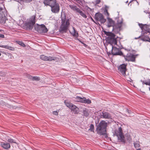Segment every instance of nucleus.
<instances>
[{
	"label": "nucleus",
	"instance_id": "nucleus-1",
	"mask_svg": "<svg viewBox=\"0 0 150 150\" xmlns=\"http://www.w3.org/2000/svg\"><path fill=\"white\" fill-rule=\"evenodd\" d=\"M106 34L108 36L107 38V41L110 43V46L111 48V50L109 51V52L110 53H111L113 55H123V54L121 51L116 47L113 46V45L117 44L115 35L111 32H107Z\"/></svg>",
	"mask_w": 150,
	"mask_h": 150
},
{
	"label": "nucleus",
	"instance_id": "nucleus-2",
	"mask_svg": "<svg viewBox=\"0 0 150 150\" xmlns=\"http://www.w3.org/2000/svg\"><path fill=\"white\" fill-rule=\"evenodd\" d=\"M108 25L109 27H113V31L115 33H118L121 29V27L122 23V18H119L116 24H114V22L111 19L108 18Z\"/></svg>",
	"mask_w": 150,
	"mask_h": 150
},
{
	"label": "nucleus",
	"instance_id": "nucleus-3",
	"mask_svg": "<svg viewBox=\"0 0 150 150\" xmlns=\"http://www.w3.org/2000/svg\"><path fill=\"white\" fill-rule=\"evenodd\" d=\"M108 123L105 121L102 120L97 126L96 130L97 133L99 134L104 133L106 131V128Z\"/></svg>",
	"mask_w": 150,
	"mask_h": 150
},
{
	"label": "nucleus",
	"instance_id": "nucleus-4",
	"mask_svg": "<svg viewBox=\"0 0 150 150\" xmlns=\"http://www.w3.org/2000/svg\"><path fill=\"white\" fill-rule=\"evenodd\" d=\"M35 29L40 33H45L48 31V30L45 26L43 24L39 25L38 24L35 25Z\"/></svg>",
	"mask_w": 150,
	"mask_h": 150
},
{
	"label": "nucleus",
	"instance_id": "nucleus-5",
	"mask_svg": "<svg viewBox=\"0 0 150 150\" xmlns=\"http://www.w3.org/2000/svg\"><path fill=\"white\" fill-rule=\"evenodd\" d=\"M114 135H115L118 138L119 140L121 142H124V137L122 133V130L121 127H119L118 129H117L114 132Z\"/></svg>",
	"mask_w": 150,
	"mask_h": 150
},
{
	"label": "nucleus",
	"instance_id": "nucleus-6",
	"mask_svg": "<svg viewBox=\"0 0 150 150\" xmlns=\"http://www.w3.org/2000/svg\"><path fill=\"white\" fill-rule=\"evenodd\" d=\"M5 9L0 7V23L3 24L6 21V18Z\"/></svg>",
	"mask_w": 150,
	"mask_h": 150
},
{
	"label": "nucleus",
	"instance_id": "nucleus-7",
	"mask_svg": "<svg viewBox=\"0 0 150 150\" xmlns=\"http://www.w3.org/2000/svg\"><path fill=\"white\" fill-rule=\"evenodd\" d=\"M35 16L33 15L29 19L27 24V26L29 30H31L35 22Z\"/></svg>",
	"mask_w": 150,
	"mask_h": 150
},
{
	"label": "nucleus",
	"instance_id": "nucleus-8",
	"mask_svg": "<svg viewBox=\"0 0 150 150\" xmlns=\"http://www.w3.org/2000/svg\"><path fill=\"white\" fill-rule=\"evenodd\" d=\"M70 25L69 21L67 19L66 21L62 20V24L61 26L60 29L61 31L65 32L67 30Z\"/></svg>",
	"mask_w": 150,
	"mask_h": 150
},
{
	"label": "nucleus",
	"instance_id": "nucleus-9",
	"mask_svg": "<svg viewBox=\"0 0 150 150\" xmlns=\"http://www.w3.org/2000/svg\"><path fill=\"white\" fill-rule=\"evenodd\" d=\"M51 8V10L52 12L54 13H58L60 10L59 5L58 3L55 1L50 6Z\"/></svg>",
	"mask_w": 150,
	"mask_h": 150
},
{
	"label": "nucleus",
	"instance_id": "nucleus-10",
	"mask_svg": "<svg viewBox=\"0 0 150 150\" xmlns=\"http://www.w3.org/2000/svg\"><path fill=\"white\" fill-rule=\"evenodd\" d=\"M123 55L126 61L132 62L135 61L136 56L132 54L128 53L126 55Z\"/></svg>",
	"mask_w": 150,
	"mask_h": 150
},
{
	"label": "nucleus",
	"instance_id": "nucleus-11",
	"mask_svg": "<svg viewBox=\"0 0 150 150\" xmlns=\"http://www.w3.org/2000/svg\"><path fill=\"white\" fill-rule=\"evenodd\" d=\"M95 19L98 21H99L102 23H104L106 21L103 16V15L100 13H96L95 16Z\"/></svg>",
	"mask_w": 150,
	"mask_h": 150
},
{
	"label": "nucleus",
	"instance_id": "nucleus-12",
	"mask_svg": "<svg viewBox=\"0 0 150 150\" xmlns=\"http://www.w3.org/2000/svg\"><path fill=\"white\" fill-rule=\"evenodd\" d=\"M40 58L42 60L48 61H51L52 60L55 61L57 59L56 57L50 56L47 57L44 55H40Z\"/></svg>",
	"mask_w": 150,
	"mask_h": 150
},
{
	"label": "nucleus",
	"instance_id": "nucleus-13",
	"mask_svg": "<svg viewBox=\"0 0 150 150\" xmlns=\"http://www.w3.org/2000/svg\"><path fill=\"white\" fill-rule=\"evenodd\" d=\"M126 65L123 64L121 65L118 68V70L119 72L124 76L126 75Z\"/></svg>",
	"mask_w": 150,
	"mask_h": 150
},
{
	"label": "nucleus",
	"instance_id": "nucleus-14",
	"mask_svg": "<svg viewBox=\"0 0 150 150\" xmlns=\"http://www.w3.org/2000/svg\"><path fill=\"white\" fill-rule=\"evenodd\" d=\"M100 116L101 118L105 119H111V118L110 114L105 111L102 112Z\"/></svg>",
	"mask_w": 150,
	"mask_h": 150
},
{
	"label": "nucleus",
	"instance_id": "nucleus-15",
	"mask_svg": "<svg viewBox=\"0 0 150 150\" xmlns=\"http://www.w3.org/2000/svg\"><path fill=\"white\" fill-rule=\"evenodd\" d=\"M56 0H43V3L45 6H50Z\"/></svg>",
	"mask_w": 150,
	"mask_h": 150
},
{
	"label": "nucleus",
	"instance_id": "nucleus-16",
	"mask_svg": "<svg viewBox=\"0 0 150 150\" xmlns=\"http://www.w3.org/2000/svg\"><path fill=\"white\" fill-rule=\"evenodd\" d=\"M1 146L5 149H8L10 148V145L8 143L1 142Z\"/></svg>",
	"mask_w": 150,
	"mask_h": 150
},
{
	"label": "nucleus",
	"instance_id": "nucleus-17",
	"mask_svg": "<svg viewBox=\"0 0 150 150\" xmlns=\"http://www.w3.org/2000/svg\"><path fill=\"white\" fill-rule=\"evenodd\" d=\"M71 111L74 112L75 114L77 113L78 111V108L75 105L72 104L70 108Z\"/></svg>",
	"mask_w": 150,
	"mask_h": 150
},
{
	"label": "nucleus",
	"instance_id": "nucleus-18",
	"mask_svg": "<svg viewBox=\"0 0 150 150\" xmlns=\"http://www.w3.org/2000/svg\"><path fill=\"white\" fill-rule=\"evenodd\" d=\"M141 39L143 41H147L150 42V38L147 36H144L142 37Z\"/></svg>",
	"mask_w": 150,
	"mask_h": 150
},
{
	"label": "nucleus",
	"instance_id": "nucleus-19",
	"mask_svg": "<svg viewBox=\"0 0 150 150\" xmlns=\"http://www.w3.org/2000/svg\"><path fill=\"white\" fill-rule=\"evenodd\" d=\"M83 98L80 97L79 96H76L74 100L75 101L81 103H82Z\"/></svg>",
	"mask_w": 150,
	"mask_h": 150
},
{
	"label": "nucleus",
	"instance_id": "nucleus-20",
	"mask_svg": "<svg viewBox=\"0 0 150 150\" xmlns=\"http://www.w3.org/2000/svg\"><path fill=\"white\" fill-rule=\"evenodd\" d=\"M72 28L73 31L71 33V34L73 36L77 37L78 36V33L76 31L75 28L74 27H72Z\"/></svg>",
	"mask_w": 150,
	"mask_h": 150
},
{
	"label": "nucleus",
	"instance_id": "nucleus-21",
	"mask_svg": "<svg viewBox=\"0 0 150 150\" xmlns=\"http://www.w3.org/2000/svg\"><path fill=\"white\" fill-rule=\"evenodd\" d=\"M78 12L79 13V14L82 16L83 17L86 18L87 17L86 16V14L82 11H81L80 9H78Z\"/></svg>",
	"mask_w": 150,
	"mask_h": 150
},
{
	"label": "nucleus",
	"instance_id": "nucleus-22",
	"mask_svg": "<svg viewBox=\"0 0 150 150\" xmlns=\"http://www.w3.org/2000/svg\"><path fill=\"white\" fill-rule=\"evenodd\" d=\"M134 145L135 148L137 150H141V149L139 148L140 145L139 144V142H137L134 143Z\"/></svg>",
	"mask_w": 150,
	"mask_h": 150
},
{
	"label": "nucleus",
	"instance_id": "nucleus-23",
	"mask_svg": "<svg viewBox=\"0 0 150 150\" xmlns=\"http://www.w3.org/2000/svg\"><path fill=\"white\" fill-rule=\"evenodd\" d=\"M86 98L83 97V102L82 103L87 104H90L91 103V101L89 99H86Z\"/></svg>",
	"mask_w": 150,
	"mask_h": 150
},
{
	"label": "nucleus",
	"instance_id": "nucleus-24",
	"mask_svg": "<svg viewBox=\"0 0 150 150\" xmlns=\"http://www.w3.org/2000/svg\"><path fill=\"white\" fill-rule=\"evenodd\" d=\"M83 112L84 115L86 117H87L89 115V112L87 110H84Z\"/></svg>",
	"mask_w": 150,
	"mask_h": 150
},
{
	"label": "nucleus",
	"instance_id": "nucleus-25",
	"mask_svg": "<svg viewBox=\"0 0 150 150\" xmlns=\"http://www.w3.org/2000/svg\"><path fill=\"white\" fill-rule=\"evenodd\" d=\"M69 7L70 8L73 9V10H76L77 12H78V9H79L78 8H77L76 6H73V5H70Z\"/></svg>",
	"mask_w": 150,
	"mask_h": 150
},
{
	"label": "nucleus",
	"instance_id": "nucleus-26",
	"mask_svg": "<svg viewBox=\"0 0 150 150\" xmlns=\"http://www.w3.org/2000/svg\"><path fill=\"white\" fill-rule=\"evenodd\" d=\"M40 80V79L39 77L37 76H33L32 81H39Z\"/></svg>",
	"mask_w": 150,
	"mask_h": 150
},
{
	"label": "nucleus",
	"instance_id": "nucleus-27",
	"mask_svg": "<svg viewBox=\"0 0 150 150\" xmlns=\"http://www.w3.org/2000/svg\"><path fill=\"white\" fill-rule=\"evenodd\" d=\"M65 103L67 107L70 108L73 104L69 102H66L65 101Z\"/></svg>",
	"mask_w": 150,
	"mask_h": 150
},
{
	"label": "nucleus",
	"instance_id": "nucleus-28",
	"mask_svg": "<svg viewBox=\"0 0 150 150\" xmlns=\"http://www.w3.org/2000/svg\"><path fill=\"white\" fill-rule=\"evenodd\" d=\"M139 25L140 27L142 29L144 30V29L145 27H147V25H143L142 24H139Z\"/></svg>",
	"mask_w": 150,
	"mask_h": 150
},
{
	"label": "nucleus",
	"instance_id": "nucleus-29",
	"mask_svg": "<svg viewBox=\"0 0 150 150\" xmlns=\"http://www.w3.org/2000/svg\"><path fill=\"white\" fill-rule=\"evenodd\" d=\"M7 142H9L11 143H14L16 144V143L15 141V140L13 139H8L7 140Z\"/></svg>",
	"mask_w": 150,
	"mask_h": 150
},
{
	"label": "nucleus",
	"instance_id": "nucleus-30",
	"mask_svg": "<svg viewBox=\"0 0 150 150\" xmlns=\"http://www.w3.org/2000/svg\"><path fill=\"white\" fill-rule=\"evenodd\" d=\"M144 30L148 33H150V28H149V26L148 25H147V27H145L144 29Z\"/></svg>",
	"mask_w": 150,
	"mask_h": 150
},
{
	"label": "nucleus",
	"instance_id": "nucleus-31",
	"mask_svg": "<svg viewBox=\"0 0 150 150\" xmlns=\"http://www.w3.org/2000/svg\"><path fill=\"white\" fill-rule=\"evenodd\" d=\"M18 43L19 45H20L23 47H25V45L22 42L18 41Z\"/></svg>",
	"mask_w": 150,
	"mask_h": 150
},
{
	"label": "nucleus",
	"instance_id": "nucleus-32",
	"mask_svg": "<svg viewBox=\"0 0 150 150\" xmlns=\"http://www.w3.org/2000/svg\"><path fill=\"white\" fill-rule=\"evenodd\" d=\"M8 50H10L13 51L15 50V48L14 47L9 46H8Z\"/></svg>",
	"mask_w": 150,
	"mask_h": 150
},
{
	"label": "nucleus",
	"instance_id": "nucleus-33",
	"mask_svg": "<svg viewBox=\"0 0 150 150\" xmlns=\"http://www.w3.org/2000/svg\"><path fill=\"white\" fill-rule=\"evenodd\" d=\"M107 6L105 7V9L104 11V13L105 15H107L108 16L109 15V13L108 12V10L107 9Z\"/></svg>",
	"mask_w": 150,
	"mask_h": 150
},
{
	"label": "nucleus",
	"instance_id": "nucleus-34",
	"mask_svg": "<svg viewBox=\"0 0 150 150\" xmlns=\"http://www.w3.org/2000/svg\"><path fill=\"white\" fill-rule=\"evenodd\" d=\"M105 133L106 132L104 133L100 134L101 135H103V137L106 138L108 137V136L107 134H106Z\"/></svg>",
	"mask_w": 150,
	"mask_h": 150
},
{
	"label": "nucleus",
	"instance_id": "nucleus-35",
	"mask_svg": "<svg viewBox=\"0 0 150 150\" xmlns=\"http://www.w3.org/2000/svg\"><path fill=\"white\" fill-rule=\"evenodd\" d=\"M26 76L27 78H28V79H29L32 80L33 78V76H32L29 75H27Z\"/></svg>",
	"mask_w": 150,
	"mask_h": 150
},
{
	"label": "nucleus",
	"instance_id": "nucleus-36",
	"mask_svg": "<svg viewBox=\"0 0 150 150\" xmlns=\"http://www.w3.org/2000/svg\"><path fill=\"white\" fill-rule=\"evenodd\" d=\"M8 47V46L7 45H1L0 46V47L3 48H5L6 49H8L7 47Z\"/></svg>",
	"mask_w": 150,
	"mask_h": 150
},
{
	"label": "nucleus",
	"instance_id": "nucleus-37",
	"mask_svg": "<svg viewBox=\"0 0 150 150\" xmlns=\"http://www.w3.org/2000/svg\"><path fill=\"white\" fill-rule=\"evenodd\" d=\"M90 129H91V131H93L94 129V126L93 124L91 125L90 126Z\"/></svg>",
	"mask_w": 150,
	"mask_h": 150
},
{
	"label": "nucleus",
	"instance_id": "nucleus-38",
	"mask_svg": "<svg viewBox=\"0 0 150 150\" xmlns=\"http://www.w3.org/2000/svg\"><path fill=\"white\" fill-rule=\"evenodd\" d=\"M8 57L11 59H12L13 57L12 55L10 53H9L8 54Z\"/></svg>",
	"mask_w": 150,
	"mask_h": 150
},
{
	"label": "nucleus",
	"instance_id": "nucleus-39",
	"mask_svg": "<svg viewBox=\"0 0 150 150\" xmlns=\"http://www.w3.org/2000/svg\"><path fill=\"white\" fill-rule=\"evenodd\" d=\"M32 0H19L18 2H19V1H25L27 2H30L32 1Z\"/></svg>",
	"mask_w": 150,
	"mask_h": 150
},
{
	"label": "nucleus",
	"instance_id": "nucleus-40",
	"mask_svg": "<svg viewBox=\"0 0 150 150\" xmlns=\"http://www.w3.org/2000/svg\"><path fill=\"white\" fill-rule=\"evenodd\" d=\"M53 113L54 115H58V112L57 111H53Z\"/></svg>",
	"mask_w": 150,
	"mask_h": 150
},
{
	"label": "nucleus",
	"instance_id": "nucleus-41",
	"mask_svg": "<svg viewBox=\"0 0 150 150\" xmlns=\"http://www.w3.org/2000/svg\"><path fill=\"white\" fill-rule=\"evenodd\" d=\"M0 38H4V35L0 34Z\"/></svg>",
	"mask_w": 150,
	"mask_h": 150
},
{
	"label": "nucleus",
	"instance_id": "nucleus-42",
	"mask_svg": "<svg viewBox=\"0 0 150 150\" xmlns=\"http://www.w3.org/2000/svg\"><path fill=\"white\" fill-rule=\"evenodd\" d=\"M100 0H96V3L97 4H99L100 3Z\"/></svg>",
	"mask_w": 150,
	"mask_h": 150
},
{
	"label": "nucleus",
	"instance_id": "nucleus-43",
	"mask_svg": "<svg viewBox=\"0 0 150 150\" xmlns=\"http://www.w3.org/2000/svg\"><path fill=\"white\" fill-rule=\"evenodd\" d=\"M144 84H146V85H149L150 86L149 82H146L144 83Z\"/></svg>",
	"mask_w": 150,
	"mask_h": 150
},
{
	"label": "nucleus",
	"instance_id": "nucleus-44",
	"mask_svg": "<svg viewBox=\"0 0 150 150\" xmlns=\"http://www.w3.org/2000/svg\"><path fill=\"white\" fill-rule=\"evenodd\" d=\"M110 48V44H109V45L108 46V47L107 48V50H108V49H107L108 48L109 49ZM110 49H111V48H110Z\"/></svg>",
	"mask_w": 150,
	"mask_h": 150
},
{
	"label": "nucleus",
	"instance_id": "nucleus-45",
	"mask_svg": "<svg viewBox=\"0 0 150 150\" xmlns=\"http://www.w3.org/2000/svg\"><path fill=\"white\" fill-rule=\"evenodd\" d=\"M91 19L93 21V22H94V21L93 20V18H91Z\"/></svg>",
	"mask_w": 150,
	"mask_h": 150
},
{
	"label": "nucleus",
	"instance_id": "nucleus-46",
	"mask_svg": "<svg viewBox=\"0 0 150 150\" xmlns=\"http://www.w3.org/2000/svg\"><path fill=\"white\" fill-rule=\"evenodd\" d=\"M141 81L142 82L143 84H144V83H145L144 81Z\"/></svg>",
	"mask_w": 150,
	"mask_h": 150
},
{
	"label": "nucleus",
	"instance_id": "nucleus-47",
	"mask_svg": "<svg viewBox=\"0 0 150 150\" xmlns=\"http://www.w3.org/2000/svg\"><path fill=\"white\" fill-rule=\"evenodd\" d=\"M140 37L139 36V38H135V39H138V38H139Z\"/></svg>",
	"mask_w": 150,
	"mask_h": 150
},
{
	"label": "nucleus",
	"instance_id": "nucleus-48",
	"mask_svg": "<svg viewBox=\"0 0 150 150\" xmlns=\"http://www.w3.org/2000/svg\"><path fill=\"white\" fill-rule=\"evenodd\" d=\"M1 53L0 52V56H1Z\"/></svg>",
	"mask_w": 150,
	"mask_h": 150
},
{
	"label": "nucleus",
	"instance_id": "nucleus-49",
	"mask_svg": "<svg viewBox=\"0 0 150 150\" xmlns=\"http://www.w3.org/2000/svg\"><path fill=\"white\" fill-rule=\"evenodd\" d=\"M149 83L150 86V81H149Z\"/></svg>",
	"mask_w": 150,
	"mask_h": 150
},
{
	"label": "nucleus",
	"instance_id": "nucleus-50",
	"mask_svg": "<svg viewBox=\"0 0 150 150\" xmlns=\"http://www.w3.org/2000/svg\"><path fill=\"white\" fill-rule=\"evenodd\" d=\"M128 81H130V80H128Z\"/></svg>",
	"mask_w": 150,
	"mask_h": 150
}]
</instances>
